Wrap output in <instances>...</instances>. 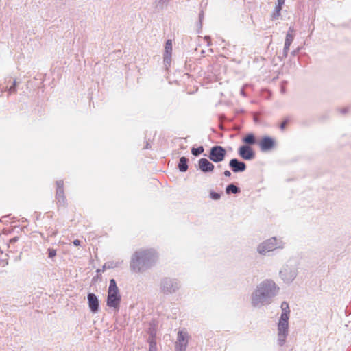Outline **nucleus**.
I'll return each mask as SVG.
<instances>
[{
	"mask_svg": "<svg viewBox=\"0 0 351 351\" xmlns=\"http://www.w3.org/2000/svg\"><path fill=\"white\" fill-rule=\"evenodd\" d=\"M279 287L273 280L265 279L261 282L252 293L251 304L254 308H261L272 302Z\"/></svg>",
	"mask_w": 351,
	"mask_h": 351,
	"instance_id": "1",
	"label": "nucleus"
},
{
	"mask_svg": "<svg viewBox=\"0 0 351 351\" xmlns=\"http://www.w3.org/2000/svg\"><path fill=\"white\" fill-rule=\"evenodd\" d=\"M157 256L154 250L136 251L131 257L130 267L135 273H141L152 267Z\"/></svg>",
	"mask_w": 351,
	"mask_h": 351,
	"instance_id": "2",
	"label": "nucleus"
},
{
	"mask_svg": "<svg viewBox=\"0 0 351 351\" xmlns=\"http://www.w3.org/2000/svg\"><path fill=\"white\" fill-rule=\"evenodd\" d=\"M280 308L282 313L278 323V343L280 346H282L286 342L289 333L290 308L289 304L285 301L281 303Z\"/></svg>",
	"mask_w": 351,
	"mask_h": 351,
	"instance_id": "3",
	"label": "nucleus"
},
{
	"mask_svg": "<svg viewBox=\"0 0 351 351\" xmlns=\"http://www.w3.org/2000/svg\"><path fill=\"white\" fill-rule=\"evenodd\" d=\"M298 267L293 261H289L280 270L279 275L284 282H292L298 276Z\"/></svg>",
	"mask_w": 351,
	"mask_h": 351,
	"instance_id": "4",
	"label": "nucleus"
},
{
	"mask_svg": "<svg viewBox=\"0 0 351 351\" xmlns=\"http://www.w3.org/2000/svg\"><path fill=\"white\" fill-rule=\"evenodd\" d=\"M284 243L282 241L278 242L276 237H271L257 247V252L262 255H265L267 252L274 250L277 248H283Z\"/></svg>",
	"mask_w": 351,
	"mask_h": 351,
	"instance_id": "5",
	"label": "nucleus"
},
{
	"mask_svg": "<svg viewBox=\"0 0 351 351\" xmlns=\"http://www.w3.org/2000/svg\"><path fill=\"white\" fill-rule=\"evenodd\" d=\"M180 287V282L175 278H165L160 282V289L165 294L176 293Z\"/></svg>",
	"mask_w": 351,
	"mask_h": 351,
	"instance_id": "6",
	"label": "nucleus"
},
{
	"mask_svg": "<svg viewBox=\"0 0 351 351\" xmlns=\"http://www.w3.org/2000/svg\"><path fill=\"white\" fill-rule=\"evenodd\" d=\"M226 154V150L223 147L215 145L210 149L208 157L213 162L219 163L224 160Z\"/></svg>",
	"mask_w": 351,
	"mask_h": 351,
	"instance_id": "7",
	"label": "nucleus"
},
{
	"mask_svg": "<svg viewBox=\"0 0 351 351\" xmlns=\"http://www.w3.org/2000/svg\"><path fill=\"white\" fill-rule=\"evenodd\" d=\"M56 199L58 206H65L66 204V199L64 191V182L62 180L56 181Z\"/></svg>",
	"mask_w": 351,
	"mask_h": 351,
	"instance_id": "8",
	"label": "nucleus"
},
{
	"mask_svg": "<svg viewBox=\"0 0 351 351\" xmlns=\"http://www.w3.org/2000/svg\"><path fill=\"white\" fill-rule=\"evenodd\" d=\"M188 335L182 331L178 332L177 341L175 344V351H186L188 346Z\"/></svg>",
	"mask_w": 351,
	"mask_h": 351,
	"instance_id": "9",
	"label": "nucleus"
},
{
	"mask_svg": "<svg viewBox=\"0 0 351 351\" xmlns=\"http://www.w3.org/2000/svg\"><path fill=\"white\" fill-rule=\"evenodd\" d=\"M121 297L119 292L108 293L106 304L110 308L119 310Z\"/></svg>",
	"mask_w": 351,
	"mask_h": 351,
	"instance_id": "10",
	"label": "nucleus"
},
{
	"mask_svg": "<svg viewBox=\"0 0 351 351\" xmlns=\"http://www.w3.org/2000/svg\"><path fill=\"white\" fill-rule=\"evenodd\" d=\"M238 154L245 160H252L255 158L256 154L253 149L248 145H241L238 149Z\"/></svg>",
	"mask_w": 351,
	"mask_h": 351,
	"instance_id": "11",
	"label": "nucleus"
},
{
	"mask_svg": "<svg viewBox=\"0 0 351 351\" xmlns=\"http://www.w3.org/2000/svg\"><path fill=\"white\" fill-rule=\"evenodd\" d=\"M258 145L262 152H267L275 146V140L270 136H265L258 142Z\"/></svg>",
	"mask_w": 351,
	"mask_h": 351,
	"instance_id": "12",
	"label": "nucleus"
},
{
	"mask_svg": "<svg viewBox=\"0 0 351 351\" xmlns=\"http://www.w3.org/2000/svg\"><path fill=\"white\" fill-rule=\"evenodd\" d=\"M87 300L90 311L94 314L97 313L99 308V302L97 295L93 293H88Z\"/></svg>",
	"mask_w": 351,
	"mask_h": 351,
	"instance_id": "13",
	"label": "nucleus"
},
{
	"mask_svg": "<svg viewBox=\"0 0 351 351\" xmlns=\"http://www.w3.org/2000/svg\"><path fill=\"white\" fill-rule=\"evenodd\" d=\"M229 167L234 173L243 172L246 169V164L238 158H232L229 162Z\"/></svg>",
	"mask_w": 351,
	"mask_h": 351,
	"instance_id": "14",
	"label": "nucleus"
},
{
	"mask_svg": "<svg viewBox=\"0 0 351 351\" xmlns=\"http://www.w3.org/2000/svg\"><path fill=\"white\" fill-rule=\"evenodd\" d=\"M198 167L200 171L204 173L213 172L215 169L214 165L205 158L199 160Z\"/></svg>",
	"mask_w": 351,
	"mask_h": 351,
	"instance_id": "15",
	"label": "nucleus"
},
{
	"mask_svg": "<svg viewBox=\"0 0 351 351\" xmlns=\"http://www.w3.org/2000/svg\"><path fill=\"white\" fill-rule=\"evenodd\" d=\"M242 141L245 143L244 145L252 146L256 144V138L253 133H247L243 138Z\"/></svg>",
	"mask_w": 351,
	"mask_h": 351,
	"instance_id": "16",
	"label": "nucleus"
},
{
	"mask_svg": "<svg viewBox=\"0 0 351 351\" xmlns=\"http://www.w3.org/2000/svg\"><path fill=\"white\" fill-rule=\"evenodd\" d=\"M189 159L185 156H182L179 159L178 168L180 172H186L188 170Z\"/></svg>",
	"mask_w": 351,
	"mask_h": 351,
	"instance_id": "17",
	"label": "nucleus"
},
{
	"mask_svg": "<svg viewBox=\"0 0 351 351\" xmlns=\"http://www.w3.org/2000/svg\"><path fill=\"white\" fill-rule=\"evenodd\" d=\"M147 341L149 345V351H157L156 341L154 332H151Z\"/></svg>",
	"mask_w": 351,
	"mask_h": 351,
	"instance_id": "18",
	"label": "nucleus"
},
{
	"mask_svg": "<svg viewBox=\"0 0 351 351\" xmlns=\"http://www.w3.org/2000/svg\"><path fill=\"white\" fill-rule=\"evenodd\" d=\"M293 28L289 27V31L287 32V33L286 34V38H285V45H284V46H285L286 49L287 47H290V45H291V43L293 40L294 36L293 34Z\"/></svg>",
	"mask_w": 351,
	"mask_h": 351,
	"instance_id": "19",
	"label": "nucleus"
},
{
	"mask_svg": "<svg viewBox=\"0 0 351 351\" xmlns=\"http://www.w3.org/2000/svg\"><path fill=\"white\" fill-rule=\"evenodd\" d=\"M241 192V189L236 186L234 184L231 183L226 188V193L228 195L238 194Z\"/></svg>",
	"mask_w": 351,
	"mask_h": 351,
	"instance_id": "20",
	"label": "nucleus"
},
{
	"mask_svg": "<svg viewBox=\"0 0 351 351\" xmlns=\"http://www.w3.org/2000/svg\"><path fill=\"white\" fill-rule=\"evenodd\" d=\"M285 0H278V3L275 8V12L273 13V18L277 19L280 16V12L282 10V6L285 3Z\"/></svg>",
	"mask_w": 351,
	"mask_h": 351,
	"instance_id": "21",
	"label": "nucleus"
},
{
	"mask_svg": "<svg viewBox=\"0 0 351 351\" xmlns=\"http://www.w3.org/2000/svg\"><path fill=\"white\" fill-rule=\"evenodd\" d=\"M116 293L119 292V288L117 285L116 280L114 279H110L109 282L108 293Z\"/></svg>",
	"mask_w": 351,
	"mask_h": 351,
	"instance_id": "22",
	"label": "nucleus"
},
{
	"mask_svg": "<svg viewBox=\"0 0 351 351\" xmlns=\"http://www.w3.org/2000/svg\"><path fill=\"white\" fill-rule=\"evenodd\" d=\"M169 1L170 0H157L156 2V9L163 10V8L169 4Z\"/></svg>",
	"mask_w": 351,
	"mask_h": 351,
	"instance_id": "23",
	"label": "nucleus"
},
{
	"mask_svg": "<svg viewBox=\"0 0 351 351\" xmlns=\"http://www.w3.org/2000/svg\"><path fill=\"white\" fill-rule=\"evenodd\" d=\"M204 151V148L203 146H199L198 147H192L191 148V154L195 156H198Z\"/></svg>",
	"mask_w": 351,
	"mask_h": 351,
	"instance_id": "24",
	"label": "nucleus"
},
{
	"mask_svg": "<svg viewBox=\"0 0 351 351\" xmlns=\"http://www.w3.org/2000/svg\"><path fill=\"white\" fill-rule=\"evenodd\" d=\"M172 52V41L171 40H167L165 46V53L164 54H171Z\"/></svg>",
	"mask_w": 351,
	"mask_h": 351,
	"instance_id": "25",
	"label": "nucleus"
},
{
	"mask_svg": "<svg viewBox=\"0 0 351 351\" xmlns=\"http://www.w3.org/2000/svg\"><path fill=\"white\" fill-rule=\"evenodd\" d=\"M118 265L119 263L117 262H114V261H108V262H106L103 267L104 269H111V268H114V267H118Z\"/></svg>",
	"mask_w": 351,
	"mask_h": 351,
	"instance_id": "26",
	"label": "nucleus"
},
{
	"mask_svg": "<svg viewBox=\"0 0 351 351\" xmlns=\"http://www.w3.org/2000/svg\"><path fill=\"white\" fill-rule=\"evenodd\" d=\"M16 85H17V82L16 80H14L12 82V85L10 86L8 89V92L9 93V94H12V93H14L16 92Z\"/></svg>",
	"mask_w": 351,
	"mask_h": 351,
	"instance_id": "27",
	"label": "nucleus"
},
{
	"mask_svg": "<svg viewBox=\"0 0 351 351\" xmlns=\"http://www.w3.org/2000/svg\"><path fill=\"white\" fill-rule=\"evenodd\" d=\"M210 197L214 200H218L221 197V195L215 191H211L210 192Z\"/></svg>",
	"mask_w": 351,
	"mask_h": 351,
	"instance_id": "28",
	"label": "nucleus"
},
{
	"mask_svg": "<svg viewBox=\"0 0 351 351\" xmlns=\"http://www.w3.org/2000/svg\"><path fill=\"white\" fill-rule=\"evenodd\" d=\"M290 119L289 117L285 118L282 122L280 124V130H283L287 127V124L289 123Z\"/></svg>",
	"mask_w": 351,
	"mask_h": 351,
	"instance_id": "29",
	"label": "nucleus"
},
{
	"mask_svg": "<svg viewBox=\"0 0 351 351\" xmlns=\"http://www.w3.org/2000/svg\"><path fill=\"white\" fill-rule=\"evenodd\" d=\"M164 63L165 64H170L171 60V54H164Z\"/></svg>",
	"mask_w": 351,
	"mask_h": 351,
	"instance_id": "30",
	"label": "nucleus"
},
{
	"mask_svg": "<svg viewBox=\"0 0 351 351\" xmlns=\"http://www.w3.org/2000/svg\"><path fill=\"white\" fill-rule=\"evenodd\" d=\"M48 257L52 258L56 256V250L53 248H49L48 250Z\"/></svg>",
	"mask_w": 351,
	"mask_h": 351,
	"instance_id": "31",
	"label": "nucleus"
},
{
	"mask_svg": "<svg viewBox=\"0 0 351 351\" xmlns=\"http://www.w3.org/2000/svg\"><path fill=\"white\" fill-rule=\"evenodd\" d=\"M289 50V47H287L286 49L285 46H284L282 55L279 57L281 60L283 59H285L287 57Z\"/></svg>",
	"mask_w": 351,
	"mask_h": 351,
	"instance_id": "32",
	"label": "nucleus"
},
{
	"mask_svg": "<svg viewBox=\"0 0 351 351\" xmlns=\"http://www.w3.org/2000/svg\"><path fill=\"white\" fill-rule=\"evenodd\" d=\"M348 110H349V108L348 107H345V108H343L340 109V112L342 114L347 113L348 112Z\"/></svg>",
	"mask_w": 351,
	"mask_h": 351,
	"instance_id": "33",
	"label": "nucleus"
},
{
	"mask_svg": "<svg viewBox=\"0 0 351 351\" xmlns=\"http://www.w3.org/2000/svg\"><path fill=\"white\" fill-rule=\"evenodd\" d=\"M197 27L199 29L197 30V33H199L200 32L199 29H202V21H199V22H198V23L197 25Z\"/></svg>",
	"mask_w": 351,
	"mask_h": 351,
	"instance_id": "34",
	"label": "nucleus"
},
{
	"mask_svg": "<svg viewBox=\"0 0 351 351\" xmlns=\"http://www.w3.org/2000/svg\"><path fill=\"white\" fill-rule=\"evenodd\" d=\"M223 175L226 176V177H230L232 173L230 171L228 170H226L224 172H223Z\"/></svg>",
	"mask_w": 351,
	"mask_h": 351,
	"instance_id": "35",
	"label": "nucleus"
},
{
	"mask_svg": "<svg viewBox=\"0 0 351 351\" xmlns=\"http://www.w3.org/2000/svg\"><path fill=\"white\" fill-rule=\"evenodd\" d=\"M204 19V12L202 10L199 14V21H202Z\"/></svg>",
	"mask_w": 351,
	"mask_h": 351,
	"instance_id": "36",
	"label": "nucleus"
},
{
	"mask_svg": "<svg viewBox=\"0 0 351 351\" xmlns=\"http://www.w3.org/2000/svg\"><path fill=\"white\" fill-rule=\"evenodd\" d=\"M73 244L75 246H80V244H81V241L80 240H78V239H75V240L73 241Z\"/></svg>",
	"mask_w": 351,
	"mask_h": 351,
	"instance_id": "37",
	"label": "nucleus"
},
{
	"mask_svg": "<svg viewBox=\"0 0 351 351\" xmlns=\"http://www.w3.org/2000/svg\"><path fill=\"white\" fill-rule=\"evenodd\" d=\"M300 49L298 47V48H297L296 49L293 50V51L291 52V55H292V56H296V55H297V53L299 52Z\"/></svg>",
	"mask_w": 351,
	"mask_h": 351,
	"instance_id": "38",
	"label": "nucleus"
},
{
	"mask_svg": "<svg viewBox=\"0 0 351 351\" xmlns=\"http://www.w3.org/2000/svg\"><path fill=\"white\" fill-rule=\"evenodd\" d=\"M18 240H19V237H14V238L11 239L10 240V242L11 243H14L16 242Z\"/></svg>",
	"mask_w": 351,
	"mask_h": 351,
	"instance_id": "39",
	"label": "nucleus"
},
{
	"mask_svg": "<svg viewBox=\"0 0 351 351\" xmlns=\"http://www.w3.org/2000/svg\"><path fill=\"white\" fill-rule=\"evenodd\" d=\"M204 39H205L206 40L208 41V45H210V37L209 36H206L204 37Z\"/></svg>",
	"mask_w": 351,
	"mask_h": 351,
	"instance_id": "40",
	"label": "nucleus"
}]
</instances>
